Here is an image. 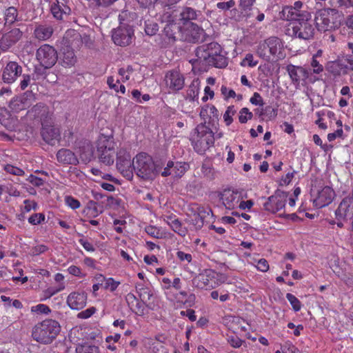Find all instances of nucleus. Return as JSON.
Returning a JSON list of instances; mask_svg holds the SVG:
<instances>
[{"label":"nucleus","mask_w":353,"mask_h":353,"mask_svg":"<svg viewBox=\"0 0 353 353\" xmlns=\"http://www.w3.org/2000/svg\"><path fill=\"white\" fill-rule=\"evenodd\" d=\"M196 54L201 61L209 65L223 68L228 65L225 53L217 43H210L206 46L199 48Z\"/></svg>","instance_id":"1"},{"label":"nucleus","mask_w":353,"mask_h":353,"mask_svg":"<svg viewBox=\"0 0 353 353\" xmlns=\"http://www.w3.org/2000/svg\"><path fill=\"white\" fill-rule=\"evenodd\" d=\"M256 52L260 58L267 61H279L285 57L283 42L276 37H270L260 42Z\"/></svg>","instance_id":"2"},{"label":"nucleus","mask_w":353,"mask_h":353,"mask_svg":"<svg viewBox=\"0 0 353 353\" xmlns=\"http://www.w3.org/2000/svg\"><path fill=\"white\" fill-rule=\"evenodd\" d=\"M190 141L194 150L199 154H203L214 143L212 130L205 125H198L190 134Z\"/></svg>","instance_id":"3"},{"label":"nucleus","mask_w":353,"mask_h":353,"mask_svg":"<svg viewBox=\"0 0 353 353\" xmlns=\"http://www.w3.org/2000/svg\"><path fill=\"white\" fill-rule=\"evenodd\" d=\"M133 169L139 177L148 181L154 179L159 172L152 157L145 152L133 159Z\"/></svg>","instance_id":"4"},{"label":"nucleus","mask_w":353,"mask_h":353,"mask_svg":"<svg viewBox=\"0 0 353 353\" xmlns=\"http://www.w3.org/2000/svg\"><path fill=\"white\" fill-rule=\"evenodd\" d=\"M59 331L60 326L57 321L47 319L34 327L32 336L39 343H50L55 339Z\"/></svg>","instance_id":"5"},{"label":"nucleus","mask_w":353,"mask_h":353,"mask_svg":"<svg viewBox=\"0 0 353 353\" xmlns=\"http://www.w3.org/2000/svg\"><path fill=\"white\" fill-rule=\"evenodd\" d=\"M227 281L228 276L225 274L208 269L196 276L193 280V283L199 289L208 290L219 287L226 283Z\"/></svg>","instance_id":"6"},{"label":"nucleus","mask_w":353,"mask_h":353,"mask_svg":"<svg viewBox=\"0 0 353 353\" xmlns=\"http://www.w3.org/2000/svg\"><path fill=\"white\" fill-rule=\"evenodd\" d=\"M115 142L112 137L101 134L97 141V154L101 163L112 165L114 161Z\"/></svg>","instance_id":"7"},{"label":"nucleus","mask_w":353,"mask_h":353,"mask_svg":"<svg viewBox=\"0 0 353 353\" xmlns=\"http://www.w3.org/2000/svg\"><path fill=\"white\" fill-rule=\"evenodd\" d=\"M335 218L339 228L343 227L344 223L353 218V194L341 199L335 210Z\"/></svg>","instance_id":"8"},{"label":"nucleus","mask_w":353,"mask_h":353,"mask_svg":"<svg viewBox=\"0 0 353 353\" xmlns=\"http://www.w3.org/2000/svg\"><path fill=\"white\" fill-rule=\"evenodd\" d=\"M339 12L335 9L327 8L319 10L315 16V23L319 30L327 31L334 27Z\"/></svg>","instance_id":"9"},{"label":"nucleus","mask_w":353,"mask_h":353,"mask_svg":"<svg viewBox=\"0 0 353 353\" xmlns=\"http://www.w3.org/2000/svg\"><path fill=\"white\" fill-rule=\"evenodd\" d=\"M312 200L317 208H322L330 204L335 197V192L330 186L319 187L312 190Z\"/></svg>","instance_id":"10"},{"label":"nucleus","mask_w":353,"mask_h":353,"mask_svg":"<svg viewBox=\"0 0 353 353\" xmlns=\"http://www.w3.org/2000/svg\"><path fill=\"white\" fill-rule=\"evenodd\" d=\"M310 19H301L293 22L291 24V28H288L289 34L303 39L312 38L314 33V28Z\"/></svg>","instance_id":"11"},{"label":"nucleus","mask_w":353,"mask_h":353,"mask_svg":"<svg viewBox=\"0 0 353 353\" xmlns=\"http://www.w3.org/2000/svg\"><path fill=\"white\" fill-rule=\"evenodd\" d=\"M37 59L45 68L52 67L57 61V53L55 49L48 45L41 46L37 51Z\"/></svg>","instance_id":"12"},{"label":"nucleus","mask_w":353,"mask_h":353,"mask_svg":"<svg viewBox=\"0 0 353 353\" xmlns=\"http://www.w3.org/2000/svg\"><path fill=\"white\" fill-rule=\"evenodd\" d=\"M23 33L17 28H5L0 37V48L6 51L15 45L22 37Z\"/></svg>","instance_id":"13"},{"label":"nucleus","mask_w":353,"mask_h":353,"mask_svg":"<svg viewBox=\"0 0 353 353\" xmlns=\"http://www.w3.org/2000/svg\"><path fill=\"white\" fill-rule=\"evenodd\" d=\"M303 4L301 1L294 2L293 6H286L283 8V17L288 21H298L301 19H311L310 14L301 10Z\"/></svg>","instance_id":"14"},{"label":"nucleus","mask_w":353,"mask_h":353,"mask_svg":"<svg viewBox=\"0 0 353 353\" xmlns=\"http://www.w3.org/2000/svg\"><path fill=\"white\" fill-rule=\"evenodd\" d=\"M247 195L242 191L231 189L224 190L220 195V199L227 209H236L237 203L242 199H246Z\"/></svg>","instance_id":"15"},{"label":"nucleus","mask_w":353,"mask_h":353,"mask_svg":"<svg viewBox=\"0 0 353 353\" xmlns=\"http://www.w3.org/2000/svg\"><path fill=\"white\" fill-rule=\"evenodd\" d=\"M288 193L283 191L276 192L274 195L270 196L264 204L265 210L276 213L282 210L287 202Z\"/></svg>","instance_id":"16"},{"label":"nucleus","mask_w":353,"mask_h":353,"mask_svg":"<svg viewBox=\"0 0 353 353\" xmlns=\"http://www.w3.org/2000/svg\"><path fill=\"white\" fill-rule=\"evenodd\" d=\"M164 81L170 92H177L185 85V77L177 70L168 71L165 75Z\"/></svg>","instance_id":"17"},{"label":"nucleus","mask_w":353,"mask_h":353,"mask_svg":"<svg viewBox=\"0 0 353 353\" xmlns=\"http://www.w3.org/2000/svg\"><path fill=\"white\" fill-rule=\"evenodd\" d=\"M133 34L134 30L130 26L121 25L113 30L112 38L116 45L125 46L131 43Z\"/></svg>","instance_id":"18"},{"label":"nucleus","mask_w":353,"mask_h":353,"mask_svg":"<svg viewBox=\"0 0 353 353\" xmlns=\"http://www.w3.org/2000/svg\"><path fill=\"white\" fill-rule=\"evenodd\" d=\"M117 154V169L124 176L130 178L132 174V170H134L131 156L129 152L124 149H120Z\"/></svg>","instance_id":"19"},{"label":"nucleus","mask_w":353,"mask_h":353,"mask_svg":"<svg viewBox=\"0 0 353 353\" xmlns=\"http://www.w3.org/2000/svg\"><path fill=\"white\" fill-rule=\"evenodd\" d=\"M177 28L179 32L181 34V37L189 41L196 42L199 41L204 33L203 30L194 23H188L187 26H184L179 24Z\"/></svg>","instance_id":"20"},{"label":"nucleus","mask_w":353,"mask_h":353,"mask_svg":"<svg viewBox=\"0 0 353 353\" xmlns=\"http://www.w3.org/2000/svg\"><path fill=\"white\" fill-rule=\"evenodd\" d=\"M67 304L72 310H81L87 303V294L83 291H74L69 294L67 297Z\"/></svg>","instance_id":"21"},{"label":"nucleus","mask_w":353,"mask_h":353,"mask_svg":"<svg viewBox=\"0 0 353 353\" xmlns=\"http://www.w3.org/2000/svg\"><path fill=\"white\" fill-rule=\"evenodd\" d=\"M200 81L199 79H194L188 86L185 96V101L190 103V105L194 108L199 104V95L200 92Z\"/></svg>","instance_id":"22"},{"label":"nucleus","mask_w":353,"mask_h":353,"mask_svg":"<svg viewBox=\"0 0 353 353\" xmlns=\"http://www.w3.org/2000/svg\"><path fill=\"white\" fill-rule=\"evenodd\" d=\"M22 68L15 61H10L3 72V79L7 83H12L21 74Z\"/></svg>","instance_id":"23"},{"label":"nucleus","mask_w":353,"mask_h":353,"mask_svg":"<svg viewBox=\"0 0 353 353\" xmlns=\"http://www.w3.org/2000/svg\"><path fill=\"white\" fill-rule=\"evenodd\" d=\"M287 71L292 82L296 85H300L302 82H305L308 77V71L301 66L288 65L287 66Z\"/></svg>","instance_id":"24"},{"label":"nucleus","mask_w":353,"mask_h":353,"mask_svg":"<svg viewBox=\"0 0 353 353\" xmlns=\"http://www.w3.org/2000/svg\"><path fill=\"white\" fill-rule=\"evenodd\" d=\"M57 161L63 165H74L79 163L76 154L69 149L62 148L57 152Z\"/></svg>","instance_id":"25"},{"label":"nucleus","mask_w":353,"mask_h":353,"mask_svg":"<svg viewBox=\"0 0 353 353\" xmlns=\"http://www.w3.org/2000/svg\"><path fill=\"white\" fill-rule=\"evenodd\" d=\"M51 12L56 19H62L64 15L70 14V8L67 5L66 0H55L51 6Z\"/></svg>","instance_id":"26"},{"label":"nucleus","mask_w":353,"mask_h":353,"mask_svg":"<svg viewBox=\"0 0 353 353\" xmlns=\"http://www.w3.org/2000/svg\"><path fill=\"white\" fill-rule=\"evenodd\" d=\"M241 17L245 21H250L261 22L263 21L265 15L263 12H261L256 8H248L240 10Z\"/></svg>","instance_id":"27"},{"label":"nucleus","mask_w":353,"mask_h":353,"mask_svg":"<svg viewBox=\"0 0 353 353\" xmlns=\"http://www.w3.org/2000/svg\"><path fill=\"white\" fill-rule=\"evenodd\" d=\"M30 105L31 101L30 99L25 95L17 97L12 99L9 104L10 109L14 112H18L21 110H25Z\"/></svg>","instance_id":"28"},{"label":"nucleus","mask_w":353,"mask_h":353,"mask_svg":"<svg viewBox=\"0 0 353 353\" xmlns=\"http://www.w3.org/2000/svg\"><path fill=\"white\" fill-rule=\"evenodd\" d=\"M41 135L43 140L49 144H54L60 137V132L58 128L54 127H43L41 131Z\"/></svg>","instance_id":"29"},{"label":"nucleus","mask_w":353,"mask_h":353,"mask_svg":"<svg viewBox=\"0 0 353 353\" xmlns=\"http://www.w3.org/2000/svg\"><path fill=\"white\" fill-rule=\"evenodd\" d=\"M196 12L191 8H185L180 13V18L178 20L179 25L182 26H187L188 23H192V21L197 18Z\"/></svg>","instance_id":"30"},{"label":"nucleus","mask_w":353,"mask_h":353,"mask_svg":"<svg viewBox=\"0 0 353 353\" xmlns=\"http://www.w3.org/2000/svg\"><path fill=\"white\" fill-rule=\"evenodd\" d=\"M76 57L74 51L70 48L63 49L61 57V63L64 67H71L74 65Z\"/></svg>","instance_id":"31"},{"label":"nucleus","mask_w":353,"mask_h":353,"mask_svg":"<svg viewBox=\"0 0 353 353\" xmlns=\"http://www.w3.org/2000/svg\"><path fill=\"white\" fill-rule=\"evenodd\" d=\"M52 32L50 26H39L34 30V35L39 40H47L52 36Z\"/></svg>","instance_id":"32"},{"label":"nucleus","mask_w":353,"mask_h":353,"mask_svg":"<svg viewBox=\"0 0 353 353\" xmlns=\"http://www.w3.org/2000/svg\"><path fill=\"white\" fill-rule=\"evenodd\" d=\"M80 157L83 161L89 162L94 157L93 147L89 143H84L80 148Z\"/></svg>","instance_id":"33"},{"label":"nucleus","mask_w":353,"mask_h":353,"mask_svg":"<svg viewBox=\"0 0 353 353\" xmlns=\"http://www.w3.org/2000/svg\"><path fill=\"white\" fill-rule=\"evenodd\" d=\"M189 165L183 162L173 163V167H172V176L175 178L181 177L188 169Z\"/></svg>","instance_id":"34"},{"label":"nucleus","mask_w":353,"mask_h":353,"mask_svg":"<svg viewBox=\"0 0 353 353\" xmlns=\"http://www.w3.org/2000/svg\"><path fill=\"white\" fill-rule=\"evenodd\" d=\"M165 296L168 300L172 302L182 303H183V299L187 296V292L185 291H181L176 294H174L172 291H168L165 292Z\"/></svg>","instance_id":"35"},{"label":"nucleus","mask_w":353,"mask_h":353,"mask_svg":"<svg viewBox=\"0 0 353 353\" xmlns=\"http://www.w3.org/2000/svg\"><path fill=\"white\" fill-rule=\"evenodd\" d=\"M77 353H100L99 349L96 345L83 344L78 345L76 347Z\"/></svg>","instance_id":"36"},{"label":"nucleus","mask_w":353,"mask_h":353,"mask_svg":"<svg viewBox=\"0 0 353 353\" xmlns=\"http://www.w3.org/2000/svg\"><path fill=\"white\" fill-rule=\"evenodd\" d=\"M85 212L90 217H96L101 213V211L98 209L97 203L94 201H90L88 203Z\"/></svg>","instance_id":"37"},{"label":"nucleus","mask_w":353,"mask_h":353,"mask_svg":"<svg viewBox=\"0 0 353 353\" xmlns=\"http://www.w3.org/2000/svg\"><path fill=\"white\" fill-rule=\"evenodd\" d=\"M178 23H168L164 28V32L169 39L175 40L176 30L179 31Z\"/></svg>","instance_id":"38"},{"label":"nucleus","mask_w":353,"mask_h":353,"mask_svg":"<svg viewBox=\"0 0 353 353\" xmlns=\"http://www.w3.org/2000/svg\"><path fill=\"white\" fill-rule=\"evenodd\" d=\"M17 18V10L14 7L8 8L5 12V20L8 23H13Z\"/></svg>","instance_id":"39"},{"label":"nucleus","mask_w":353,"mask_h":353,"mask_svg":"<svg viewBox=\"0 0 353 353\" xmlns=\"http://www.w3.org/2000/svg\"><path fill=\"white\" fill-rule=\"evenodd\" d=\"M136 289L139 292V296L143 301L148 302L151 299H153V293L148 288H139V285H136Z\"/></svg>","instance_id":"40"},{"label":"nucleus","mask_w":353,"mask_h":353,"mask_svg":"<svg viewBox=\"0 0 353 353\" xmlns=\"http://www.w3.org/2000/svg\"><path fill=\"white\" fill-rule=\"evenodd\" d=\"M145 231L148 235L156 239H160L163 236L161 229L154 225L146 226Z\"/></svg>","instance_id":"41"},{"label":"nucleus","mask_w":353,"mask_h":353,"mask_svg":"<svg viewBox=\"0 0 353 353\" xmlns=\"http://www.w3.org/2000/svg\"><path fill=\"white\" fill-rule=\"evenodd\" d=\"M336 125H338V129L335 132L327 134V139L329 141H333L336 138L343 137V130L342 128V122L339 120L336 121Z\"/></svg>","instance_id":"42"},{"label":"nucleus","mask_w":353,"mask_h":353,"mask_svg":"<svg viewBox=\"0 0 353 353\" xmlns=\"http://www.w3.org/2000/svg\"><path fill=\"white\" fill-rule=\"evenodd\" d=\"M252 113L247 108H243L239 111V120L241 123H245L248 121L252 119Z\"/></svg>","instance_id":"43"},{"label":"nucleus","mask_w":353,"mask_h":353,"mask_svg":"<svg viewBox=\"0 0 353 353\" xmlns=\"http://www.w3.org/2000/svg\"><path fill=\"white\" fill-rule=\"evenodd\" d=\"M258 64V61L256 60L252 54L248 53L245 55V58L241 62V66H249L254 68Z\"/></svg>","instance_id":"44"},{"label":"nucleus","mask_w":353,"mask_h":353,"mask_svg":"<svg viewBox=\"0 0 353 353\" xmlns=\"http://www.w3.org/2000/svg\"><path fill=\"white\" fill-rule=\"evenodd\" d=\"M120 284V281H116L112 277H109L106 278L103 288L105 290H109L111 292H114L117 290Z\"/></svg>","instance_id":"45"},{"label":"nucleus","mask_w":353,"mask_h":353,"mask_svg":"<svg viewBox=\"0 0 353 353\" xmlns=\"http://www.w3.org/2000/svg\"><path fill=\"white\" fill-rule=\"evenodd\" d=\"M286 298L288 301L290 303L293 310L295 312H298L301 308V303L300 301L292 294L288 293L286 294Z\"/></svg>","instance_id":"46"},{"label":"nucleus","mask_w":353,"mask_h":353,"mask_svg":"<svg viewBox=\"0 0 353 353\" xmlns=\"http://www.w3.org/2000/svg\"><path fill=\"white\" fill-rule=\"evenodd\" d=\"M235 114V110L234 107L233 105H230L228 107L227 110H225L224 114H223V120L226 124V125H230L233 119L232 117Z\"/></svg>","instance_id":"47"},{"label":"nucleus","mask_w":353,"mask_h":353,"mask_svg":"<svg viewBox=\"0 0 353 353\" xmlns=\"http://www.w3.org/2000/svg\"><path fill=\"white\" fill-rule=\"evenodd\" d=\"M48 250V248L46 245L43 244H38L31 248L29 254L30 255L34 256L40 255Z\"/></svg>","instance_id":"48"},{"label":"nucleus","mask_w":353,"mask_h":353,"mask_svg":"<svg viewBox=\"0 0 353 353\" xmlns=\"http://www.w3.org/2000/svg\"><path fill=\"white\" fill-rule=\"evenodd\" d=\"M133 72L132 68L130 65L126 68H121L119 70V74L121 77V80L125 82L130 79Z\"/></svg>","instance_id":"49"},{"label":"nucleus","mask_w":353,"mask_h":353,"mask_svg":"<svg viewBox=\"0 0 353 353\" xmlns=\"http://www.w3.org/2000/svg\"><path fill=\"white\" fill-rule=\"evenodd\" d=\"M171 228L179 235L184 236L187 234V230L181 225L180 221L176 219L174 222H171Z\"/></svg>","instance_id":"50"},{"label":"nucleus","mask_w":353,"mask_h":353,"mask_svg":"<svg viewBox=\"0 0 353 353\" xmlns=\"http://www.w3.org/2000/svg\"><path fill=\"white\" fill-rule=\"evenodd\" d=\"M4 170L9 174L16 175V176H22L24 174V171L16 166H14L11 164H7L4 166Z\"/></svg>","instance_id":"51"},{"label":"nucleus","mask_w":353,"mask_h":353,"mask_svg":"<svg viewBox=\"0 0 353 353\" xmlns=\"http://www.w3.org/2000/svg\"><path fill=\"white\" fill-rule=\"evenodd\" d=\"M245 199H240V201L237 203L236 209H239L241 210H246L249 211L254 205V202L252 200H246Z\"/></svg>","instance_id":"52"},{"label":"nucleus","mask_w":353,"mask_h":353,"mask_svg":"<svg viewBox=\"0 0 353 353\" xmlns=\"http://www.w3.org/2000/svg\"><path fill=\"white\" fill-rule=\"evenodd\" d=\"M130 310L139 316H143L145 312V307L143 302L139 300L130 307Z\"/></svg>","instance_id":"53"},{"label":"nucleus","mask_w":353,"mask_h":353,"mask_svg":"<svg viewBox=\"0 0 353 353\" xmlns=\"http://www.w3.org/2000/svg\"><path fill=\"white\" fill-rule=\"evenodd\" d=\"M159 30V27L157 23L147 21L145 22V32L148 35H154Z\"/></svg>","instance_id":"54"},{"label":"nucleus","mask_w":353,"mask_h":353,"mask_svg":"<svg viewBox=\"0 0 353 353\" xmlns=\"http://www.w3.org/2000/svg\"><path fill=\"white\" fill-rule=\"evenodd\" d=\"M31 312L37 314H48L50 312V309L45 304H38L31 307Z\"/></svg>","instance_id":"55"},{"label":"nucleus","mask_w":353,"mask_h":353,"mask_svg":"<svg viewBox=\"0 0 353 353\" xmlns=\"http://www.w3.org/2000/svg\"><path fill=\"white\" fill-rule=\"evenodd\" d=\"M67 271L70 274L79 278H83L85 276V274L82 272L81 269L76 265H70L68 268Z\"/></svg>","instance_id":"56"},{"label":"nucleus","mask_w":353,"mask_h":353,"mask_svg":"<svg viewBox=\"0 0 353 353\" xmlns=\"http://www.w3.org/2000/svg\"><path fill=\"white\" fill-rule=\"evenodd\" d=\"M227 341L228 343L234 348H239L241 346L243 341L236 335L228 336Z\"/></svg>","instance_id":"57"},{"label":"nucleus","mask_w":353,"mask_h":353,"mask_svg":"<svg viewBox=\"0 0 353 353\" xmlns=\"http://www.w3.org/2000/svg\"><path fill=\"white\" fill-rule=\"evenodd\" d=\"M45 220V215L42 213H37L30 216L28 222L32 225H38Z\"/></svg>","instance_id":"58"},{"label":"nucleus","mask_w":353,"mask_h":353,"mask_svg":"<svg viewBox=\"0 0 353 353\" xmlns=\"http://www.w3.org/2000/svg\"><path fill=\"white\" fill-rule=\"evenodd\" d=\"M221 92L225 100H228L230 98H234L236 97V92L232 89H230L225 85L221 86Z\"/></svg>","instance_id":"59"},{"label":"nucleus","mask_w":353,"mask_h":353,"mask_svg":"<svg viewBox=\"0 0 353 353\" xmlns=\"http://www.w3.org/2000/svg\"><path fill=\"white\" fill-rule=\"evenodd\" d=\"M66 205L70 208L75 210L80 207V202L71 196H67L65 198Z\"/></svg>","instance_id":"60"},{"label":"nucleus","mask_w":353,"mask_h":353,"mask_svg":"<svg viewBox=\"0 0 353 353\" xmlns=\"http://www.w3.org/2000/svg\"><path fill=\"white\" fill-rule=\"evenodd\" d=\"M65 284L64 283H60L58 287H51L46 290V294H47V298H50L52 296L54 295L55 294L58 293L59 292L62 291L65 289Z\"/></svg>","instance_id":"61"},{"label":"nucleus","mask_w":353,"mask_h":353,"mask_svg":"<svg viewBox=\"0 0 353 353\" xmlns=\"http://www.w3.org/2000/svg\"><path fill=\"white\" fill-rule=\"evenodd\" d=\"M107 83L110 89L114 90L116 92H119V87L120 83L119 79H115L114 77H108Z\"/></svg>","instance_id":"62"},{"label":"nucleus","mask_w":353,"mask_h":353,"mask_svg":"<svg viewBox=\"0 0 353 353\" xmlns=\"http://www.w3.org/2000/svg\"><path fill=\"white\" fill-rule=\"evenodd\" d=\"M96 312V309L94 307H89L83 311L79 312L77 315L78 318L81 319H86L90 318L92 314Z\"/></svg>","instance_id":"63"},{"label":"nucleus","mask_w":353,"mask_h":353,"mask_svg":"<svg viewBox=\"0 0 353 353\" xmlns=\"http://www.w3.org/2000/svg\"><path fill=\"white\" fill-rule=\"evenodd\" d=\"M256 269L261 272H265L269 270V264L265 259H261L257 261V264L254 265Z\"/></svg>","instance_id":"64"}]
</instances>
